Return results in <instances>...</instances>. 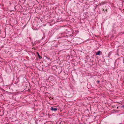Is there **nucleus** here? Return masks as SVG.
Masks as SVG:
<instances>
[{"label":"nucleus","mask_w":124,"mask_h":124,"mask_svg":"<svg viewBox=\"0 0 124 124\" xmlns=\"http://www.w3.org/2000/svg\"><path fill=\"white\" fill-rule=\"evenodd\" d=\"M124 58L122 56L120 57L116 60L114 62L115 67L117 68L121 67L122 65L123 62L124 63Z\"/></svg>","instance_id":"1"},{"label":"nucleus","mask_w":124,"mask_h":124,"mask_svg":"<svg viewBox=\"0 0 124 124\" xmlns=\"http://www.w3.org/2000/svg\"><path fill=\"white\" fill-rule=\"evenodd\" d=\"M17 79L18 80V81L20 80L21 82H23L26 80V79L23 76L21 75Z\"/></svg>","instance_id":"2"},{"label":"nucleus","mask_w":124,"mask_h":124,"mask_svg":"<svg viewBox=\"0 0 124 124\" xmlns=\"http://www.w3.org/2000/svg\"><path fill=\"white\" fill-rule=\"evenodd\" d=\"M36 124H44L43 121L41 120H37L35 121Z\"/></svg>","instance_id":"3"},{"label":"nucleus","mask_w":124,"mask_h":124,"mask_svg":"<svg viewBox=\"0 0 124 124\" xmlns=\"http://www.w3.org/2000/svg\"><path fill=\"white\" fill-rule=\"evenodd\" d=\"M50 109L52 111H55L57 110L58 109V110H59V109L58 108L57 109V108L55 107L54 106L52 107H51V108H50Z\"/></svg>","instance_id":"4"},{"label":"nucleus","mask_w":124,"mask_h":124,"mask_svg":"<svg viewBox=\"0 0 124 124\" xmlns=\"http://www.w3.org/2000/svg\"><path fill=\"white\" fill-rule=\"evenodd\" d=\"M109 65H111L112 64H113L114 63V61L112 59H110L109 60Z\"/></svg>","instance_id":"5"},{"label":"nucleus","mask_w":124,"mask_h":124,"mask_svg":"<svg viewBox=\"0 0 124 124\" xmlns=\"http://www.w3.org/2000/svg\"><path fill=\"white\" fill-rule=\"evenodd\" d=\"M73 30L72 29H71L69 31H68L69 33V35L70 36H72V34L73 33Z\"/></svg>","instance_id":"6"},{"label":"nucleus","mask_w":124,"mask_h":124,"mask_svg":"<svg viewBox=\"0 0 124 124\" xmlns=\"http://www.w3.org/2000/svg\"><path fill=\"white\" fill-rule=\"evenodd\" d=\"M36 54H37V56H38L39 59H42V56H41L39 55V53H38V52H36Z\"/></svg>","instance_id":"7"},{"label":"nucleus","mask_w":124,"mask_h":124,"mask_svg":"<svg viewBox=\"0 0 124 124\" xmlns=\"http://www.w3.org/2000/svg\"><path fill=\"white\" fill-rule=\"evenodd\" d=\"M101 53V51H99L97 52L95 54L96 55H100V54Z\"/></svg>","instance_id":"8"},{"label":"nucleus","mask_w":124,"mask_h":124,"mask_svg":"<svg viewBox=\"0 0 124 124\" xmlns=\"http://www.w3.org/2000/svg\"><path fill=\"white\" fill-rule=\"evenodd\" d=\"M111 53L110 52H109L108 54V57L109 58H110V56L111 55Z\"/></svg>","instance_id":"9"},{"label":"nucleus","mask_w":124,"mask_h":124,"mask_svg":"<svg viewBox=\"0 0 124 124\" xmlns=\"http://www.w3.org/2000/svg\"><path fill=\"white\" fill-rule=\"evenodd\" d=\"M121 108H124V105H122L121 106Z\"/></svg>","instance_id":"10"},{"label":"nucleus","mask_w":124,"mask_h":124,"mask_svg":"<svg viewBox=\"0 0 124 124\" xmlns=\"http://www.w3.org/2000/svg\"><path fill=\"white\" fill-rule=\"evenodd\" d=\"M97 82L98 83H100V82L99 81V80H98L97 81Z\"/></svg>","instance_id":"11"},{"label":"nucleus","mask_w":124,"mask_h":124,"mask_svg":"<svg viewBox=\"0 0 124 124\" xmlns=\"http://www.w3.org/2000/svg\"><path fill=\"white\" fill-rule=\"evenodd\" d=\"M24 86L23 85H22L21 86V88H23Z\"/></svg>","instance_id":"12"},{"label":"nucleus","mask_w":124,"mask_h":124,"mask_svg":"<svg viewBox=\"0 0 124 124\" xmlns=\"http://www.w3.org/2000/svg\"><path fill=\"white\" fill-rule=\"evenodd\" d=\"M29 39H30V41H31V37H29Z\"/></svg>","instance_id":"13"},{"label":"nucleus","mask_w":124,"mask_h":124,"mask_svg":"<svg viewBox=\"0 0 124 124\" xmlns=\"http://www.w3.org/2000/svg\"><path fill=\"white\" fill-rule=\"evenodd\" d=\"M102 11H104V9L102 8Z\"/></svg>","instance_id":"14"},{"label":"nucleus","mask_w":124,"mask_h":124,"mask_svg":"<svg viewBox=\"0 0 124 124\" xmlns=\"http://www.w3.org/2000/svg\"><path fill=\"white\" fill-rule=\"evenodd\" d=\"M1 95L0 96H1V97H3V96L1 94Z\"/></svg>","instance_id":"15"},{"label":"nucleus","mask_w":124,"mask_h":124,"mask_svg":"<svg viewBox=\"0 0 124 124\" xmlns=\"http://www.w3.org/2000/svg\"><path fill=\"white\" fill-rule=\"evenodd\" d=\"M25 89H24V88L22 90H23V91Z\"/></svg>","instance_id":"16"},{"label":"nucleus","mask_w":124,"mask_h":124,"mask_svg":"<svg viewBox=\"0 0 124 124\" xmlns=\"http://www.w3.org/2000/svg\"><path fill=\"white\" fill-rule=\"evenodd\" d=\"M106 11H107V9H106Z\"/></svg>","instance_id":"17"},{"label":"nucleus","mask_w":124,"mask_h":124,"mask_svg":"<svg viewBox=\"0 0 124 124\" xmlns=\"http://www.w3.org/2000/svg\"><path fill=\"white\" fill-rule=\"evenodd\" d=\"M1 60H0V62H1Z\"/></svg>","instance_id":"18"},{"label":"nucleus","mask_w":124,"mask_h":124,"mask_svg":"<svg viewBox=\"0 0 124 124\" xmlns=\"http://www.w3.org/2000/svg\"><path fill=\"white\" fill-rule=\"evenodd\" d=\"M52 99H53V98H52Z\"/></svg>","instance_id":"19"}]
</instances>
